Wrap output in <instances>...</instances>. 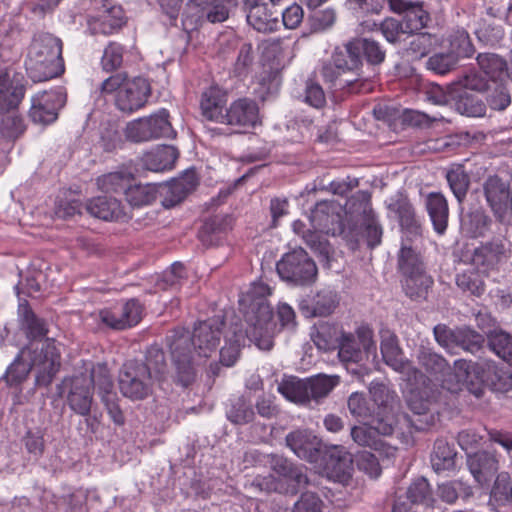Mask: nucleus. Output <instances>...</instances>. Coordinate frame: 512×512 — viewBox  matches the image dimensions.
Instances as JSON below:
<instances>
[{
  "label": "nucleus",
  "instance_id": "f257e3e1",
  "mask_svg": "<svg viewBox=\"0 0 512 512\" xmlns=\"http://www.w3.org/2000/svg\"><path fill=\"white\" fill-rule=\"evenodd\" d=\"M88 374L66 378L63 385L68 389L67 403L72 411L81 416L89 415L93 402L92 388L97 390L109 415L116 424L123 423V414L118 405V396L109 370L104 364L86 369Z\"/></svg>",
  "mask_w": 512,
  "mask_h": 512
},
{
  "label": "nucleus",
  "instance_id": "f03ea898",
  "mask_svg": "<svg viewBox=\"0 0 512 512\" xmlns=\"http://www.w3.org/2000/svg\"><path fill=\"white\" fill-rule=\"evenodd\" d=\"M223 321L219 318L200 322L192 337L184 330L174 331L167 337L171 357L178 370L188 373L192 362H200L216 352L221 340Z\"/></svg>",
  "mask_w": 512,
  "mask_h": 512
},
{
  "label": "nucleus",
  "instance_id": "7ed1b4c3",
  "mask_svg": "<svg viewBox=\"0 0 512 512\" xmlns=\"http://www.w3.org/2000/svg\"><path fill=\"white\" fill-rule=\"evenodd\" d=\"M60 365V349L52 340L31 342L7 369L5 380L9 386H18L33 370L35 384L46 387L52 383Z\"/></svg>",
  "mask_w": 512,
  "mask_h": 512
},
{
  "label": "nucleus",
  "instance_id": "20e7f679",
  "mask_svg": "<svg viewBox=\"0 0 512 512\" xmlns=\"http://www.w3.org/2000/svg\"><path fill=\"white\" fill-rule=\"evenodd\" d=\"M164 352L150 347L145 362L128 361L123 364L118 385L122 395L130 400H143L150 396L155 383H160L166 374Z\"/></svg>",
  "mask_w": 512,
  "mask_h": 512
},
{
  "label": "nucleus",
  "instance_id": "39448f33",
  "mask_svg": "<svg viewBox=\"0 0 512 512\" xmlns=\"http://www.w3.org/2000/svg\"><path fill=\"white\" fill-rule=\"evenodd\" d=\"M270 292L267 284L257 281L253 282L239 298V304L245 311L248 323L246 337L261 350H269L273 346V314L266 301Z\"/></svg>",
  "mask_w": 512,
  "mask_h": 512
},
{
  "label": "nucleus",
  "instance_id": "423d86ee",
  "mask_svg": "<svg viewBox=\"0 0 512 512\" xmlns=\"http://www.w3.org/2000/svg\"><path fill=\"white\" fill-rule=\"evenodd\" d=\"M25 64L34 81H46L61 75L64 72L61 39L50 33L35 35Z\"/></svg>",
  "mask_w": 512,
  "mask_h": 512
},
{
  "label": "nucleus",
  "instance_id": "0eeeda50",
  "mask_svg": "<svg viewBox=\"0 0 512 512\" xmlns=\"http://www.w3.org/2000/svg\"><path fill=\"white\" fill-rule=\"evenodd\" d=\"M100 91L104 96L112 97L120 112L132 114L145 106L151 87L146 78H130L118 73L105 79L100 85Z\"/></svg>",
  "mask_w": 512,
  "mask_h": 512
},
{
  "label": "nucleus",
  "instance_id": "6e6552de",
  "mask_svg": "<svg viewBox=\"0 0 512 512\" xmlns=\"http://www.w3.org/2000/svg\"><path fill=\"white\" fill-rule=\"evenodd\" d=\"M369 392L377 405L375 412L377 427L383 435H391L399 430L403 435L424 428L422 424H416L406 415L398 414L399 403L396 394L387 385L380 382H372Z\"/></svg>",
  "mask_w": 512,
  "mask_h": 512
},
{
  "label": "nucleus",
  "instance_id": "1a4fd4ad",
  "mask_svg": "<svg viewBox=\"0 0 512 512\" xmlns=\"http://www.w3.org/2000/svg\"><path fill=\"white\" fill-rule=\"evenodd\" d=\"M495 374V367L490 363H471L466 360H456L453 371L447 365L441 376L443 388L450 392H458L466 388L476 397L483 394L486 385H489L491 374Z\"/></svg>",
  "mask_w": 512,
  "mask_h": 512
},
{
  "label": "nucleus",
  "instance_id": "9d476101",
  "mask_svg": "<svg viewBox=\"0 0 512 512\" xmlns=\"http://www.w3.org/2000/svg\"><path fill=\"white\" fill-rule=\"evenodd\" d=\"M339 359L347 365V370L351 373L363 377L368 373L366 368L359 370L350 369L349 364H360L364 361L374 362L376 354V344L373 341V332L368 326H360L356 330V338L351 333H344L338 345Z\"/></svg>",
  "mask_w": 512,
  "mask_h": 512
},
{
  "label": "nucleus",
  "instance_id": "9b49d317",
  "mask_svg": "<svg viewBox=\"0 0 512 512\" xmlns=\"http://www.w3.org/2000/svg\"><path fill=\"white\" fill-rule=\"evenodd\" d=\"M400 224L403 229V239L398 253V266L403 274L424 270L422 257L417 247L413 246L411 240L421 234V227L414 218L411 205L401 201L397 207Z\"/></svg>",
  "mask_w": 512,
  "mask_h": 512
},
{
  "label": "nucleus",
  "instance_id": "f8f14e48",
  "mask_svg": "<svg viewBox=\"0 0 512 512\" xmlns=\"http://www.w3.org/2000/svg\"><path fill=\"white\" fill-rule=\"evenodd\" d=\"M280 278L293 285H309L317 276L314 261L302 248L294 249L282 256L277 263Z\"/></svg>",
  "mask_w": 512,
  "mask_h": 512
},
{
  "label": "nucleus",
  "instance_id": "ddd939ff",
  "mask_svg": "<svg viewBox=\"0 0 512 512\" xmlns=\"http://www.w3.org/2000/svg\"><path fill=\"white\" fill-rule=\"evenodd\" d=\"M168 116V112L162 109L149 117L130 121L125 128V136L132 142H144L159 137H174L175 131Z\"/></svg>",
  "mask_w": 512,
  "mask_h": 512
},
{
  "label": "nucleus",
  "instance_id": "4468645a",
  "mask_svg": "<svg viewBox=\"0 0 512 512\" xmlns=\"http://www.w3.org/2000/svg\"><path fill=\"white\" fill-rule=\"evenodd\" d=\"M143 314V307L136 299L117 303L99 312L102 323L113 329L123 330L137 325Z\"/></svg>",
  "mask_w": 512,
  "mask_h": 512
},
{
  "label": "nucleus",
  "instance_id": "2eb2a0df",
  "mask_svg": "<svg viewBox=\"0 0 512 512\" xmlns=\"http://www.w3.org/2000/svg\"><path fill=\"white\" fill-rule=\"evenodd\" d=\"M66 103V92L63 88L44 91L32 98L30 116L34 122L50 124L57 119L58 110Z\"/></svg>",
  "mask_w": 512,
  "mask_h": 512
},
{
  "label": "nucleus",
  "instance_id": "dca6fc26",
  "mask_svg": "<svg viewBox=\"0 0 512 512\" xmlns=\"http://www.w3.org/2000/svg\"><path fill=\"white\" fill-rule=\"evenodd\" d=\"M350 66V59L347 56L346 50L336 51L332 56L331 62L325 63L322 66L321 75L325 81L334 86H350L360 77V73Z\"/></svg>",
  "mask_w": 512,
  "mask_h": 512
},
{
  "label": "nucleus",
  "instance_id": "f3484780",
  "mask_svg": "<svg viewBox=\"0 0 512 512\" xmlns=\"http://www.w3.org/2000/svg\"><path fill=\"white\" fill-rule=\"evenodd\" d=\"M347 56L350 59V67L360 73L362 67L361 56L365 57L368 63L378 65L385 59V51L380 44L368 38H358L346 45Z\"/></svg>",
  "mask_w": 512,
  "mask_h": 512
},
{
  "label": "nucleus",
  "instance_id": "a211bd4d",
  "mask_svg": "<svg viewBox=\"0 0 512 512\" xmlns=\"http://www.w3.org/2000/svg\"><path fill=\"white\" fill-rule=\"evenodd\" d=\"M379 435H383L376 422V417L372 420V425L354 426L351 429V437L355 443L360 446L370 447L377 451L380 456L390 459L395 457L397 449L384 442Z\"/></svg>",
  "mask_w": 512,
  "mask_h": 512
},
{
  "label": "nucleus",
  "instance_id": "6ab92c4d",
  "mask_svg": "<svg viewBox=\"0 0 512 512\" xmlns=\"http://www.w3.org/2000/svg\"><path fill=\"white\" fill-rule=\"evenodd\" d=\"M381 353L383 360L388 366L397 372L406 374L408 381H411V375H414V379L417 382L418 371L413 369L412 365L403 359L397 339L389 331L382 334Z\"/></svg>",
  "mask_w": 512,
  "mask_h": 512
},
{
  "label": "nucleus",
  "instance_id": "aec40b11",
  "mask_svg": "<svg viewBox=\"0 0 512 512\" xmlns=\"http://www.w3.org/2000/svg\"><path fill=\"white\" fill-rule=\"evenodd\" d=\"M434 336L437 343L448 351L452 350L454 341H459L462 348L470 352L478 350L483 342L482 336L475 331L463 330L455 335L445 325L435 326Z\"/></svg>",
  "mask_w": 512,
  "mask_h": 512
},
{
  "label": "nucleus",
  "instance_id": "412c9836",
  "mask_svg": "<svg viewBox=\"0 0 512 512\" xmlns=\"http://www.w3.org/2000/svg\"><path fill=\"white\" fill-rule=\"evenodd\" d=\"M259 121L256 103L248 99H238L227 108L222 124L254 127Z\"/></svg>",
  "mask_w": 512,
  "mask_h": 512
},
{
  "label": "nucleus",
  "instance_id": "4be33fe9",
  "mask_svg": "<svg viewBox=\"0 0 512 512\" xmlns=\"http://www.w3.org/2000/svg\"><path fill=\"white\" fill-rule=\"evenodd\" d=\"M287 446L299 458L314 462L320 451L321 441L308 430H296L286 436Z\"/></svg>",
  "mask_w": 512,
  "mask_h": 512
},
{
  "label": "nucleus",
  "instance_id": "5701e85b",
  "mask_svg": "<svg viewBox=\"0 0 512 512\" xmlns=\"http://www.w3.org/2000/svg\"><path fill=\"white\" fill-rule=\"evenodd\" d=\"M227 93L217 87L212 86L206 89L201 98V110L203 115L212 121L221 123L227 110Z\"/></svg>",
  "mask_w": 512,
  "mask_h": 512
},
{
  "label": "nucleus",
  "instance_id": "b1692460",
  "mask_svg": "<svg viewBox=\"0 0 512 512\" xmlns=\"http://www.w3.org/2000/svg\"><path fill=\"white\" fill-rule=\"evenodd\" d=\"M484 192L494 213L502 217L509 208L508 185L497 176L489 177L484 184Z\"/></svg>",
  "mask_w": 512,
  "mask_h": 512
},
{
  "label": "nucleus",
  "instance_id": "393cba45",
  "mask_svg": "<svg viewBox=\"0 0 512 512\" xmlns=\"http://www.w3.org/2000/svg\"><path fill=\"white\" fill-rule=\"evenodd\" d=\"M246 15L248 24L258 32L271 33L278 29L280 13L271 4L252 7Z\"/></svg>",
  "mask_w": 512,
  "mask_h": 512
},
{
  "label": "nucleus",
  "instance_id": "a878e982",
  "mask_svg": "<svg viewBox=\"0 0 512 512\" xmlns=\"http://www.w3.org/2000/svg\"><path fill=\"white\" fill-rule=\"evenodd\" d=\"M471 474L475 480L485 485L498 470V460L495 455L487 452H475L467 459Z\"/></svg>",
  "mask_w": 512,
  "mask_h": 512
},
{
  "label": "nucleus",
  "instance_id": "bb28decb",
  "mask_svg": "<svg viewBox=\"0 0 512 512\" xmlns=\"http://www.w3.org/2000/svg\"><path fill=\"white\" fill-rule=\"evenodd\" d=\"M86 209L92 216L105 221H118L126 217L124 207L117 199L112 197L99 196L93 198L87 203Z\"/></svg>",
  "mask_w": 512,
  "mask_h": 512
},
{
  "label": "nucleus",
  "instance_id": "cd10ccee",
  "mask_svg": "<svg viewBox=\"0 0 512 512\" xmlns=\"http://www.w3.org/2000/svg\"><path fill=\"white\" fill-rule=\"evenodd\" d=\"M124 24L121 8L103 9L98 15L88 18V27L92 34H111Z\"/></svg>",
  "mask_w": 512,
  "mask_h": 512
},
{
  "label": "nucleus",
  "instance_id": "c85d7f7f",
  "mask_svg": "<svg viewBox=\"0 0 512 512\" xmlns=\"http://www.w3.org/2000/svg\"><path fill=\"white\" fill-rule=\"evenodd\" d=\"M177 157L178 152L175 147L163 145L148 152L143 161L148 170L160 172L172 169Z\"/></svg>",
  "mask_w": 512,
  "mask_h": 512
},
{
  "label": "nucleus",
  "instance_id": "c756f323",
  "mask_svg": "<svg viewBox=\"0 0 512 512\" xmlns=\"http://www.w3.org/2000/svg\"><path fill=\"white\" fill-rule=\"evenodd\" d=\"M411 379L412 380L409 381L411 388L406 396L407 404H408L410 410L415 415H417L419 417L425 416L426 412L428 410V406H429V399L427 396L423 397L421 391L417 387V385L419 383H423V384L425 383L424 377L420 372H418L417 382L414 379V375H411ZM409 419L411 420V418H409ZM412 421H414L416 424H422L424 426V428L422 430H424L429 425L427 417H425V420H422L421 418H417V419H412Z\"/></svg>",
  "mask_w": 512,
  "mask_h": 512
},
{
  "label": "nucleus",
  "instance_id": "7c9ffc66",
  "mask_svg": "<svg viewBox=\"0 0 512 512\" xmlns=\"http://www.w3.org/2000/svg\"><path fill=\"white\" fill-rule=\"evenodd\" d=\"M426 208L435 231L442 234L446 230L449 214L445 197L437 192L428 194L426 198Z\"/></svg>",
  "mask_w": 512,
  "mask_h": 512
},
{
  "label": "nucleus",
  "instance_id": "2f4dec72",
  "mask_svg": "<svg viewBox=\"0 0 512 512\" xmlns=\"http://www.w3.org/2000/svg\"><path fill=\"white\" fill-rule=\"evenodd\" d=\"M23 96V86L14 82L9 73L0 75V111L16 109Z\"/></svg>",
  "mask_w": 512,
  "mask_h": 512
},
{
  "label": "nucleus",
  "instance_id": "473e14b6",
  "mask_svg": "<svg viewBox=\"0 0 512 512\" xmlns=\"http://www.w3.org/2000/svg\"><path fill=\"white\" fill-rule=\"evenodd\" d=\"M344 333L335 324L321 323L315 326L314 331L311 333V338L318 349L328 351L338 347Z\"/></svg>",
  "mask_w": 512,
  "mask_h": 512
},
{
  "label": "nucleus",
  "instance_id": "72a5a7b5",
  "mask_svg": "<svg viewBox=\"0 0 512 512\" xmlns=\"http://www.w3.org/2000/svg\"><path fill=\"white\" fill-rule=\"evenodd\" d=\"M197 185V178L194 171H187L183 176L176 179L169 186L163 187L166 190L165 206H173L180 202Z\"/></svg>",
  "mask_w": 512,
  "mask_h": 512
},
{
  "label": "nucleus",
  "instance_id": "f704fd0d",
  "mask_svg": "<svg viewBox=\"0 0 512 512\" xmlns=\"http://www.w3.org/2000/svg\"><path fill=\"white\" fill-rule=\"evenodd\" d=\"M477 62L481 71L493 83L502 81L506 77H510V72H508L506 61L497 54H479L477 57Z\"/></svg>",
  "mask_w": 512,
  "mask_h": 512
},
{
  "label": "nucleus",
  "instance_id": "c9c22d12",
  "mask_svg": "<svg viewBox=\"0 0 512 512\" xmlns=\"http://www.w3.org/2000/svg\"><path fill=\"white\" fill-rule=\"evenodd\" d=\"M504 254V248L500 244H486L474 250L472 263L481 272L486 273L497 265Z\"/></svg>",
  "mask_w": 512,
  "mask_h": 512
},
{
  "label": "nucleus",
  "instance_id": "e433bc0d",
  "mask_svg": "<svg viewBox=\"0 0 512 512\" xmlns=\"http://www.w3.org/2000/svg\"><path fill=\"white\" fill-rule=\"evenodd\" d=\"M431 464L437 473L454 469L456 465V452L454 448L444 440H437L431 456Z\"/></svg>",
  "mask_w": 512,
  "mask_h": 512
},
{
  "label": "nucleus",
  "instance_id": "4c0bfd02",
  "mask_svg": "<svg viewBox=\"0 0 512 512\" xmlns=\"http://www.w3.org/2000/svg\"><path fill=\"white\" fill-rule=\"evenodd\" d=\"M158 186L155 184H132L125 190L127 202L131 206H144L151 204L157 197Z\"/></svg>",
  "mask_w": 512,
  "mask_h": 512
},
{
  "label": "nucleus",
  "instance_id": "58836bf2",
  "mask_svg": "<svg viewBox=\"0 0 512 512\" xmlns=\"http://www.w3.org/2000/svg\"><path fill=\"white\" fill-rule=\"evenodd\" d=\"M18 314L19 317L22 319L23 326L27 329L29 336L33 337L35 340L33 342H39L43 341V339L37 340V338L44 337L47 333V329L45 327V324L42 320L38 319L34 313L30 310L28 304L23 301L19 303L18 306ZM50 340L49 338L44 339ZM53 342H55L53 339H51ZM56 344V343H54ZM58 349L59 347L55 345Z\"/></svg>",
  "mask_w": 512,
  "mask_h": 512
},
{
  "label": "nucleus",
  "instance_id": "ea45409f",
  "mask_svg": "<svg viewBox=\"0 0 512 512\" xmlns=\"http://www.w3.org/2000/svg\"><path fill=\"white\" fill-rule=\"evenodd\" d=\"M278 391L291 402L303 404L308 401L306 381L298 378L289 377L283 379L278 386Z\"/></svg>",
  "mask_w": 512,
  "mask_h": 512
},
{
  "label": "nucleus",
  "instance_id": "a19ab883",
  "mask_svg": "<svg viewBox=\"0 0 512 512\" xmlns=\"http://www.w3.org/2000/svg\"><path fill=\"white\" fill-rule=\"evenodd\" d=\"M339 303L337 292L331 288H324L317 292L312 300L313 316L330 315Z\"/></svg>",
  "mask_w": 512,
  "mask_h": 512
},
{
  "label": "nucleus",
  "instance_id": "79ce46f5",
  "mask_svg": "<svg viewBox=\"0 0 512 512\" xmlns=\"http://www.w3.org/2000/svg\"><path fill=\"white\" fill-rule=\"evenodd\" d=\"M133 182L131 173L126 171H116L103 175L98 178L97 184L104 192L124 191Z\"/></svg>",
  "mask_w": 512,
  "mask_h": 512
},
{
  "label": "nucleus",
  "instance_id": "37998d69",
  "mask_svg": "<svg viewBox=\"0 0 512 512\" xmlns=\"http://www.w3.org/2000/svg\"><path fill=\"white\" fill-rule=\"evenodd\" d=\"M428 20V13L423 9L422 5L416 3L415 5L410 6V9L404 13L401 22L405 33L413 34L422 30L426 26Z\"/></svg>",
  "mask_w": 512,
  "mask_h": 512
},
{
  "label": "nucleus",
  "instance_id": "c03bdc74",
  "mask_svg": "<svg viewBox=\"0 0 512 512\" xmlns=\"http://www.w3.org/2000/svg\"><path fill=\"white\" fill-rule=\"evenodd\" d=\"M404 289L410 297H422L432 284L425 270L405 273Z\"/></svg>",
  "mask_w": 512,
  "mask_h": 512
},
{
  "label": "nucleus",
  "instance_id": "a18cd8bd",
  "mask_svg": "<svg viewBox=\"0 0 512 512\" xmlns=\"http://www.w3.org/2000/svg\"><path fill=\"white\" fill-rule=\"evenodd\" d=\"M446 179L454 196L461 202L469 188V177L463 166H452L446 173Z\"/></svg>",
  "mask_w": 512,
  "mask_h": 512
},
{
  "label": "nucleus",
  "instance_id": "49530a36",
  "mask_svg": "<svg viewBox=\"0 0 512 512\" xmlns=\"http://www.w3.org/2000/svg\"><path fill=\"white\" fill-rule=\"evenodd\" d=\"M339 377L336 375H317L306 381V388L308 390V400L310 398H321L326 396L337 384Z\"/></svg>",
  "mask_w": 512,
  "mask_h": 512
},
{
  "label": "nucleus",
  "instance_id": "de8ad7c7",
  "mask_svg": "<svg viewBox=\"0 0 512 512\" xmlns=\"http://www.w3.org/2000/svg\"><path fill=\"white\" fill-rule=\"evenodd\" d=\"M455 108L460 114L468 117H482L486 112V106L482 100L476 95L466 92L459 95L455 102Z\"/></svg>",
  "mask_w": 512,
  "mask_h": 512
},
{
  "label": "nucleus",
  "instance_id": "09e8293b",
  "mask_svg": "<svg viewBox=\"0 0 512 512\" xmlns=\"http://www.w3.org/2000/svg\"><path fill=\"white\" fill-rule=\"evenodd\" d=\"M439 497L447 503H454L458 498L467 499L472 495V489L462 481L442 483L438 487Z\"/></svg>",
  "mask_w": 512,
  "mask_h": 512
},
{
  "label": "nucleus",
  "instance_id": "8fccbe9b",
  "mask_svg": "<svg viewBox=\"0 0 512 512\" xmlns=\"http://www.w3.org/2000/svg\"><path fill=\"white\" fill-rule=\"evenodd\" d=\"M491 349L503 360L512 363V337L503 331H493L489 335Z\"/></svg>",
  "mask_w": 512,
  "mask_h": 512
},
{
  "label": "nucleus",
  "instance_id": "3c124183",
  "mask_svg": "<svg viewBox=\"0 0 512 512\" xmlns=\"http://www.w3.org/2000/svg\"><path fill=\"white\" fill-rule=\"evenodd\" d=\"M237 6V0H213L207 9L206 18L211 23L223 22L228 19L232 8Z\"/></svg>",
  "mask_w": 512,
  "mask_h": 512
},
{
  "label": "nucleus",
  "instance_id": "603ef678",
  "mask_svg": "<svg viewBox=\"0 0 512 512\" xmlns=\"http://www.w3.org/2000/svg\"><path fill=\"white\" fill-rule=\"evenodd\" d=\"M234 339L228 338L225 346L220 350V361L225 366H232L239 357L240 347L244 345L245 336L241 332H234Z\"/></svg>",
  "mask_w": 512,
  "mask_h": 512
},
{
  "label": "nucleus",
  "instance_id": "864d4df0",
  "mask_svg": "<svg viewBox=\"0 0 512 512\" xmlns=\"http://www.w3.org/2000/svg\"><path fill=\"white\" fill-rule=\"evenodd\" d=\"M330 205L327 202L318 203L311 211L309 216L310 226L315 231L329 232V223L333 221V216L329 215Z\"/></svg>",
  "mask_w": 512,
  "mask_h": 512
},
{
  "label": "nucleus",
  "instance_id": "5fc2aeb1",
  "mask_svg": "<svg viewBox=\"0 0 512 512\" xmlns=\"http://www.w3.org/2000/svg\"><path fill=\"white\" fill-rule=\"evenodd\" d=\"M512 498V479L506 472L498 474L491 490V499L503 504Z\"/></svg>",
  "mask_w": 512,
  "mask_h": 512
},
{
  "label": "nucleus",
  "instance_id": "6e6d98bb",
  "mask_svg": "<svg viewBox=\"0 0 512 512\" xmlns=\"http://www.w3.org/2000/svg\"><path fill=\"white\" fill-rule=\"evenodd\" d=\"M254 412L251 403L239 398L227 411L228 419L235 424H246L253 419Z\"/></svg>",
  "mask_w": 512,
  "mask_h": 512
},
{
  "label": "nucleus",
  "instance_id": "4d7b16f0",
  "mask_svg": "<svg viewBox=\"0 0 512 512\" xmlns=\"http://www.w3.org/2000/svg\"><path fill=\"white\" fill-rule=\"evenodd\" d=\"M13 110L3 116L0 125V132L6 138L18 137L24 131L22 118Z\"/></svg>",
  "mask_w": 512,
  "mask_h": 512
},
{
  "label": "nucleus",
  "instance_id": "13d9d810",
  "mask_svg": "<svg viewBox=\"0 0 512 512\" xmlns=\"http://www.w3.org/2000/svg\"><path fill=\"white\" fill-rule=\"evenodd\" d=\"M418 359L428 371L435 375L442 374L447 369V361L429 349H421Z\"/></svg>",
  "mask_w": 512,
  "mask_h": 512
},
{
  "label": "nucleus",
  "instance_id": "bf43d9fd",
  "mask_svg": "<svg viewBox=\"0 0 512 512\" xmlns=\"http://www.w3.org/2000/svg\"><path fill=\"white\" fill-rule=\"evenodd\" d=\"M431 489L429 483L425 478L416 479L408 488L406 492V498L411 501V503L419 504L426 503L428 504L430 501Z\"/></svg>",
  "mask_w": 512,
  "mask_h": 512
},
{
  "label": "nucleus",
  "instance_id": "052dcab7",
  "mask_svg": "<svg viewBox=\"0 0 512 512\" xmlns=\"http://www.w3.org/2000/svg\"><path fill=\"white\" fill-rule=\"evenodd\" d=\"M363 228L364 236L367 240L368 246L375 247L378 244H380L382 237V229L372 210H369L368 212L365 211Z\"/></svg>",
  "mask_w": 512,
  "mask_h": 512
},
{
  "label": "nucleus",
  "instance_id": "680f3d73",
  "mask_svg": "<svg viewBox=\"0 0 512 512\" xmlns=\"http://www.w3.org/2000/svg\"><path fill=\"white\" fill-rule=\"evenodd\" d=\"M123 61V47L115 42L109 43L104 49L101 65L105 71H113L119 68Z\"/></svg>",
  "mask_w": 512,
  "mask_h": 512
},
{
  "label": "nucleus",
  "instance_id": "e2e57ef3",
  "mask_svg": "<svg viewBox=\"0 0 512 512\" xmlns=\"http://www.w3.org/2000/svg\"><path fill=\"white\" fill-rule=\"evenodd\" d=\"M450 46V53L455 55L457 60L459 57H470L474 52L469 35L465 30H458L455 33L450 42Z\"/></svg>",
  "mask_w": 512,
  "mask_h": 512
},
{
  "label": "nucleus",
  "instance_id": "0e129e2a",
  "mask_svg": "<svg viewBox=\"0 0 512 512\" xmlns=\"http://www.w3.org/2000/svg\"><path fill=\"white\" fill-rule=\"evenodd\" d=\"M456 283L459 288L469 291L474 295H481L484 292V283L480 279L479 274L466 271L457 275Z\"/></svg>",
  "mask_w": 512,
  "mask_h": 512
},
{
  "label": "nucleus",
  "instance_id": "69168bd1",
  "mask_svg": "<svg viewBox=\"0 0 512 512\" xmlns=\"http://www.w3.org/2000/svg\"><path fill=\"white\" fill-rule=\"evenodd\" d=\"M475 33L479 41L488 45H495L504 37V30L500 25L487 22L477 28Z\"/></svg>",
  "mask_w": 512,
  "mask_h": 512
},
{
  "label": "nucleus",
  "instance_id": "338daca9",
  "mask_svg": "<svg viewBox=\"0 0 512 512\" xmlns=\"http://www.w3.org/2000/svg\"><path fill=\"white\" fill-rule=\"evenodd\" d=\"M457 63L456 56L450 52L447 54H435L427 61V67L438 74L449 72Z\"/></svg>",
  "mask_w": 512,
  "mask_h": 512
},
{
  "label": "nucleus",
  "instance_id": "774afa93",
  "mask_svg": "<svg viewBox=\"0 0 512 512\" xmlns=\"http://www.w3.org/2000/svg\"><path fill=\"white\" fill-rule=\"evenodd\" d=\"M293 512H323V502L316 494L306 492L295 503Z\"/></svg>",
  "mask_w": 512,
  "mask_h": 512
}]
</instances>
